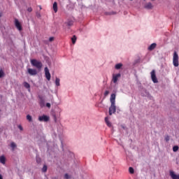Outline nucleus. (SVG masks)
<instances>
[{
  "instance_id": "1",
  "label": "nucleus",
  "mask_w": 179,
  "mask_h": 179,
  "mask_svg": "<svg viewBox=\"0 0 179 179\" xmlns=\"http://www.w3.org/2000/svg\"><path fill=\"white\" fill-rule=\"evenodd\" d=\"M110 106L109 107V115H113L117 111V106H115V94H112L110 98Z\"/></svg>"
},
{
  "instance_id": "2",
  "label": "nucleus",
  "mask_w": 179,
  "mask_h": 179,
  "mask_svg": "<svg viewBox=\"0 0 179 179\" xmlns=\"http://www.w3.org/2000/svg\"><path fill=\"white\" fill-rule=\"evenodd\" d=\"M30 62L32 66H34L36 69H38V71H41V68H43V63L41 61L32 59L30 60Z\"/></svg>"
},
{
  "instance_id": "3",
  "label": "nucleus",
  "mask_w": 179,
  "mask_h": 179,
  "mask_svg": "<svg viewBox=\"0 0 179 179\" xmlns=\"http://www.w3.org/2000/svg\"><path fill=\"white\" fill-rule=\"evenodd\" d=\"M173 64L176 67L178 66V65H179V63H178V54H177V52H174V53H173Z\"/></svg>"
},
{
  "instance_id": "4",
  "label": "nucleus",
  "mask_w": 179,
  "mask_h": 179,
  "mask_svg": "<svg viewBox=\"0 0 179 179\" xmlns=\"http://www.w3.org/2000/svg\"><path fill=\"white\" fill-rule=\"evenodd\" d=\"M150 75H151V79H152L153 83H159L157 77H156V71L155 70H152L151 71Z\"/></svg>"
},
{
  "instance_id": "5",
  "label": "nucleus",
  "mask_w": 179,
  "mask_h": 179,
  "mask_svg": "<svg viewBox=\"0 0 179 179\" xmlns=\"http://www.w3.org/2000/svg\"><path fill=\"white\" fill-rule=\"evenodd\" d=\"M38 121H40V122H48V121H50V117L43 115L38 117Z\"/></svg>"
},
{
  "instance_id": "6",
  "label": "nucleus",
  "mask_w": 179,
  "mask_h": 179,
  "mask_svg": "<svg viewBox=\"0 0 179 179\" xmlns=\"http://www.w3.org/2000/svg\"><path fill=\"white\" fill-rule=\"evenodd\" d=\"M45 76L47 80H51V73H50V70L48 67H45Z\"/></svg>"
},
{
  "instance_id": "7",
  "label": "nucleus",
  "mask_w": 179,
  "mask_h": 179,
  "mask_svg": "<svg viewBox=\"0 0 179 179\" xmlns=\"http://www.w3.org/2000/svg\"><path fill=\"white\" fill-rule=\"evenodd\" d=\"M27 72L29 74L31 75V76H36L37 75L38 72L36 69H28Z\"/></svg>"
},
{
  "instance_id": "8",
  "label": "nucleus",
  "mask_w": 179,
  "mask_h": 179,
  "mask_svg": "<svg viewBox=\"0 0 179 179\" xmlns=\"http://www.w3.org/2000/svg\"><path fill=\"white\" fill-rule=\"evenodd\" d=\"M15 26L17 29V30H19V31H22V24L19 22V20L17 19L15 20Z\"/></svg>"
},
{
  "instance_id": "9",
  "label": "nucleus",
  "mask_w": 179,
  "mask_h": 179,
  "mask_svg": "<svg viewBox=\"0 0 179 179\" xmlns=\"http://www.w3.org/2000/svg\"><path fill=\"white\" fill-rule=\"evenodd\" d=\"M169 175L171 176V178L172 179H179V175L176 174V173L173 171H170Z\"/></svg>"
},
{
  "instance_id": "10",
  "label": "nucleus",
  "mask_w": 179,
  "mask_h": 179,
  "mask_svg": "<svg viewBox=\"0 0 179 179\" xmlns=\"http://www.w3.org/2000/svg\"><path fill=\"white\" fill-rule=\"evenodd\" d=\"M0 163L1 164H3V166L6 164V157H5V155L0 156Z\"/></svg>"
},
{
  "instance_id": "11",
  "label": "nucleus",
  "mask_w": 179,
  "mask_h": 179,
  "mask_svg": "<svg viewBox=\"0 0 179 179\" xmlns=\"http://www.w3.org/2000/svg\"><path fill=\"white\" fill-rule=\"evenodd\" d=\"M119 78H121V74L120 73L113 75V82L114 83H115L116 82H117Z\"/></svg>"
},
{
  "instance_id": "12",
  "label": "nucleus",
  "mask_w": 179,
  "mask_h": 179,
  "mask_svg": "<svg viewBox=\"0 0 179 179\" xmlns=\"http://www.w3.org/2000/svg\"><path fill=\"white\" fill-rule=\"evenodd\" d=\"M55 84L57 87H59V86H61V80L59 78H56Z\"/></svg>"
},
{
  "instance_id": "13",
  "label": "nucleus",
  "mask_w": 179,
  "mask_h": 179,
  "mask_svg": "<svg viewBox=\"0 0 179 179\" xmlns=\"http://www.w3.org/2000/svg\"><path fill=\"white\" fill-rule=\"evenodd\" d=\"M145 9H152V8H153V5L152 4V3H147L145 5Z\"/></svg>"
},
{
  "instance_id": "14",
  "label": "nucleus",
  "mask_w": 179,
  "mask_h": 179,
  "mask_svg": "<svg viewBox=\"0 0 179 179\" xmlns=\"http://www.w3.org/2000/svg\"><path fill=\"white\" fill-rule=\"evenodd\" d=\"M23 86L25 87V88L28 90V92H30V84H29L27 82H24Z\"/></svg>"
},
{
  "instance_id": "15",
  "label": "nucleus",
  "mask_w": 179,
  "mask_h": 179,
  "mask_svg": "<svg viewBox=\"0 0 179 179\" xmlns=\"http://www.w3.org/2000/svg\"><path fill=\"white\" fill-rule=\"evenodd\" d=\"M10 146L12 150H15V149H16V148H17V145L15 144V142H11L10 143Z\"/></svg>"
},
{
  "instance_id": "16",
  "label": "nucleus",
  "mask_w": 179,
  "mask_h": 179,
  "mask_svg": "<svg viewBox=\"0 0 179 179\" xmlns=\"http://www.w3.org/2000/svg\"><path fill=\"white\" fill-rule=\"evenodd\" d=\"M156 43H152L148 47L149 51H152V50H155L156 48Z\"/></svg>"
},
{
  "instance_id": "17",
  "label": "nucleus",
  "mask_w": 179,
  "mask_h": 179,
  "mask_svg": "<svg viewBox=\"0 0 179 179\" xmlns=\"http://www.w3.org/2000/svg\"><path fill=\"white\" fill-rule=\"evenodd\" d=\"M53 10H54V12H55V13H57V12H58V5H57V2H55L53 3Z\"/></svg>"
},
{
  "instance_id": "18",
  "label": "nucleus",
  "mask_w": 179,
  "mask_h": 179,
  "mask_svg": "<svg viewBox=\"0 0 179 179\" xmlns=\"http://www.w3.org/2000/svg\"><path fill=\"white\" fill-rule=\"evenodd\" d=\"M122 66H123L122 63H118L115 65V69H121V68H122Z\"/></svg>"
},
{
  "instance_id": "19",
  "label": "nucleus",
  "mask_w": 179,
  "mask_h": 179,
  "mask_svg": "<svg viewBox=\"0 0 179 179\" xmlns=\"http://www.w3.org/2000/svg\"><path fill=\"white\" fill-rule=\"evenodd\" d=\"M105 122L108 127H111V122H110V120H108V117H105Z\"/></svg>"
},
{
  "instance_id": "20",
  "label": "nucleus",
  "mask_w": 179,
  "mask_h": 179,
  "mask_svg": "<svg viewBox=\"0 0 179 179\" xmlns=\"http://www.w3.org/2000/svg\"><path fill=\"white\" fill-rule=\"evenodd\" d=\"M40 106H41V108L45 107V103L44 102L43 100H41V101H40Z\"/></svg>"
},
{
  "instance_id": "21",
  "label": "nucleus",
  "mask_w": 179,
  "mask_h": 179,
  "mask_svg": "<svg viewBox=\"0 0 179 179\" xmlns=\"http://www.w3.org/2000/svg\"><path fill=\"white\" fill-rule=\"evenodd\" d=\"M178 149H179L178 145H174L173 147V152H178Z\"/></svg>"
},
{
  "instance_id": "22",
  "label": "nucleus",
  "mask_w": 179,
  "mask_h": 179,
  "mask_svg": "<svg viewBox=\"0 0 179 179\" xmlns=\"http://www.w3.org/2000/svg\"><path fill=\"white\" fill-rule=\"evenodd\" d=\"M27 120L29 121V122H31L33 121V119L30 115H27Z\"/></svg>"
},
{
  "instance_id": "23",
  "label": "nucleus",
  "mask_w": 179,
  "mask_h": 179,
  "mask_svg": "<svg viewBox=\"0 0 179 179\" xmlns=\"http://www.w3.org/2000/svg\"><path fill=\"white\" fill-rule=\"evenodd\" d=\"M129 171L130 174H134V173H135V171L134 170V168H132V167L129 168Z\"/></svg>"
},
{
  "instance_id": "24",
  "label": "nucleus",
  "mask_w": 179,
  "mask_h": 179,
  "mask_svg": "<svg viewBox=\"0 0 179 179\" xmlns=\"http://www.w3.org/2000/svg\"><path fill=\"white\" fill-rule=\"evenodd\" d=\"M66 24L67 26H72L73 24V21L72 20H69L67 22H66Z\"/></svg>"
},
{
  "instance_id": "25",
  "label": "nucleus",
  "mask_w": 179,
  "mask_h": 179,
  "mask_svg": "<svg viewBox=\"0 0 179 179\" xmlns=\"http://www.w3.org/2000/svg\"><path fill=\"white\" fill-rule=\"evenodd\" d=\"M36 160L38 164H40V163H41V158H40L39 157H36Z\"/></svg>"
},
{
  "instance_id": "26",
  "label": "nucleus",
  "mask_w": 179,
  "mask_h": 179,
  "mask_svg": "<svg viewBox=\"0 0 179 179\" xmlns=\"http://www.w3.org/2000/svg\"><path fill=\"white\" fill-rule=\"evenodd\" d=\"M71 41L73 44H75V43H76V36H73V37L71 38Z\"/></svg>"
},
{
  "instance_id": "27",
  "label": "nucleus",
  "mask_w": 179,
  "mask_h": 179,
  "mask_svg": "<svg viewBox=\"0 0 179 179\" xmlns=\"http://www.w3.org/2000/svg\"><path fill=\"white\" fill-rule=\"evenodd\" d=\"M64 178L65 179H70L71 178V176L68 173H65L64 174Z\"/></svg>"
},
{
  "instance_id": "28",
  "label": "nucleus",
  "mask_w": 179,
  "mask_h": 179,
  "mask_svg": "<svg viewBox=\"0 0 179 179\" xmlns=\"http://www.w3.org/2000/svg\"><path fill=\"white\" fill-rule=\"evenodd\" d=\"M42 171L43 173H45V171H47V166L44 165L43 169H42Z\"/></svg>"
},
{
  "instance_id": "29",
  "label": "nucleus",
  "mask_w": 179,
  "mask_h": 179,
  "mask_svg": "<svg viewBox=\"0 0 179 179\" xmlns=\"http://www.w3.org/2000/svg\"><path fill=\"white\" fill-rule=\"evenodd\" d=\"M164 141H166V142H169V141H170V136H166L164 138Z\"/></svg>"
},
{
  "instance_id": "30",
  "label": "nucleus",
  "mask_w": 179,
  "mask_h": 179,
  "mask_svg": "<svg viewBox=\"0 0 179 179\" xmlns=\"http://www.w3.org/2000/svg\"><path fill=\"white\" fill-rule=\"evenodd\" d=\"M108 94H110V92L106 90V91L105 92V93H104L105 97H107V96H108Z\"/></svg>"
},
{
  "instance_id": "31",
  "label": "nucleus",
  "mask_w": 179,
  "mask_h": 179,
  "mask_svg": "<svg viewBox=\"0 0 179 179\" xmlns=\"http://www.w3.org/2000/svg\"><path fill=\"white\" fill-rule=\"evenodd\" d=\"M3 76V71L2 70H0V78Z\"/></svg>"
},
{
  "instance_id": "32",
  "label": "nucleus",
  "mask_w": 179,
  "mask_h": 179,
  "mask_svg": "<svg viewBox=\"0 0 179 179\" xmlns=\"http://www.w3.org/2000/svg\"><path fill=\"white\" fill-rule=\"evenodd\" d=\"M145 94L142 93L141 95L143 96H146L149 94V93L148 92L145 91Z\"/></svg>"
},
{
  "instance_id": "33",
  "label": "nucleus",
  "mask_w": 179,
  "mask_h": 179,
  "mask_svg": "<svg viewBox=\"0 0 179 179\" xmlns=\"http://www.w3.org/2000/svg\"><path fill=\"white\" fill-rule=\"evenodd\" d=\"M46 107H48V108H51V103H46Z\"/></svg>"
},
{
  "instance_id": "34",
  "label": "nucleus",
  "mask_w": 179,
  "mask_h": 179,
  "mask_svg": "<svg viewBox=\"0 0 179 179\" xmlns=\"http://www.w3.org/2000/svg\"><path fill=\"white\" fill-rule=\"evenodd\" d=\"M18 128L20 131H23V127H22V125H19Z\"/></svg>"
},
{
  "instance_id": "35",
  "label": "nucleus",
  "mask_w": 179,
  "mask_h": 179,
  "mask_svg": "<svg viewBox=\"0 0 179 179\" xmlns=\"http://www.w3.org/2000/svg\"><path fill=\"white\" fill-rule=\"evenodd\" d=\"M49 41H54V37H50L49 38Z\"/></svg>"
},
{
  "instance_id": "36",
  "label": "nucleus",
  "mask_w": 179,
  "mask_h": 179,
  "mask_svg": "<svg viewBox=\"0 0 179 179\" xmlns=\"http://www.w3.org/2000/svg\"><path fill=\"white\" fill-rule=\"evenodd\" d=\"M27 10H28V12H31V10H33V9H31V8H29L27 9Z\"/></svg>"
},
{
  "instance_id": "37",
  "label": "nucleus",
  "mask_w": 179,
  "mask_h": 179,
  "mask_svg": "<svg viewBox=\"0 0 179 179\" xmlns=\"http://www.w3.org/2000/svg\"><path fill=\"white\" fill-rule=\"evenodd\" d=\"M0 179H3V177L1 174H0Z\"/></svg>"
},
{
  "instance_id": "38",
  "label": "nucleus",
  "mask_w": 179,
  "mask_h": 179,
  "mask_svg": "<svg viewBox=\"0 0 179 179\" xmlns=\"http://www.w3.org/2000/svg\"><path fill=\"white\" fill-rule=\"evenodd\" d=\"M0 17H2V13H0Z\"/></svg>"
}]
</instances>
